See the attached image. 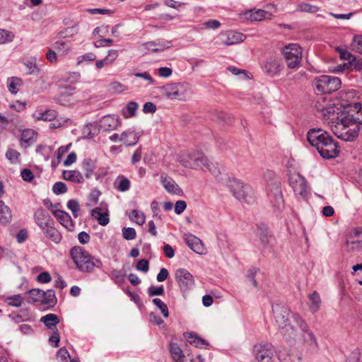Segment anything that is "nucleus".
Masks as SVG:
<instances>
[{"instance_id": "nucleus-1", "label": "nucleus", "mask_w": 362, "mask_h": 362, "mask_svg": "<svg viewBox=\"0 0 362 362\" xmlns=\"http://www.w3.org/2000/svg\"><path fill=\"white\" fill-rule=\"evenodd\" d=\"M307 140L315 147L320 155L325 159L338 156L339 147L330 134L321 128H313L307 132Z\"/></svg>"}, {"instance_id": "nucleus-2", "label": "nucleus", "mask_w": 362, "mask_h": 362, "mask_svg": "<svg viewBox=\"0 0 362 362\" xmlns=\"http://www.w3.org/2000/svg\"><path fill=\"white\" fill-rule=\"evenodd\" d=\"M354 108L358 114L362 112V103H355ZM361 129H362V118L353 115H345L337 124H332V132L338 138L346 141L355 140Z\"/></svg>"}, {"instance_id": "nucleus-3", "label": "nucleus", "mask_w": 362, "mask_h": 362, "mask_svg": "<svg viewBox=\"0 0 362 362\" xmlns=\"http://www.w3.org/2000/svg\"><path fill=\"white\" fill-rule=\"evenodd\" d=\"M70 256L76 268L83 273L90 274L93 272L95 268L100 269L103 267L99 258L91 255L81 246L73 247L70 250Z\"/></svg>"}, {"instance_id": "nucleus-4", "label": "nucleus", "mask_w": 362, "mask_h": 362, "mask_svg": "<svg viewBox=\"0 0 362 362\" xmlns=\"http://www.w3.org/2000/svg\"><path fill=\"white\" fill-rule=\"evenodd\" d=\"M180 163L186 168H200L202 170H209L215 177L220 174L219 169L212 163H209L208 158L202 152L196 151L192 153H183L180 157Z\"/></svg>"}, {"instance_id": "nucleus-5", "label": "nucleus", "mask_w": 362, "mask_h": 362, "mask_svg": "<svg viewBox=\"0 0 362 362\" xmlns=\"http://www.w3.org/2000/svg\"><path fill=\"white\" fill-rule=\"evenodd\" d=\"M312 86L319 93L329 94L340 88L341 81L335 76L322 75L313 80Z\"/></svg>"}, {"instance_id": "nucleus-6", "label": "nucleus", "mask_w": 362, "mask_h": 362, "mask_svg": "<svg viewBox=\"0 0 362 362\" xmlns=\"http://www.w3.org/2000/svg\"><path fill=\"white\" fill-rule=\"evenodd\" d=\"M284 55L289 69H297L302 59L301 47L296 44H290L284 49Z\"/></svg>"}, {"instance_id": "nucleus-7", "label": "nucleus", "mask_w": 362, "mask_h": 362, "mask_svg": "<svg viewBox=\"0 0 362 362\" xmlns=\"http://www.w3.org/2000/svg\"><path fill=\"white\" fill-rule=\"evenodd\" d=\"M289 183L296 196L305 199L309 194V188L304 177L300 174L292 175Z\"/></svg>"}, {"instance_id": "nucleus-8", "label": "nucleus", "mask_w": 362, "mask_h": 362, "mask_svg": "<svg viewBox=\"0 0 362 362\" xmlns=\"http://www.w3.org/2000/svg\"><path fill=\"white\" fill-rule=\"evenodd\" d=\"M321 115L323 120L327 122L331 128L332 124H337L338 121H340V119L345 116L343 112L340 110V108L334 104H330L322 108Z\"/></svg>"}, {"instance_id": "nucleus-9", "label": "nucleus", "mask_w": 362, "mask_h": 362, "mask_svg": "<svg viewBox=\"0 0 362 362\" xmlns=\"http://www.w3.org/2000/svg\"><path fill=\"white\" fill-rule=\"evenodd\" d=\"M253 353L259 362H272L274 356L272 345L269 343H261L254 346Z\"/></svg>"}, {"instance_id": "nucleus-10", "label": "nucleus", "mask_w": 362, "mask_h": 362, "mask_svg": "<svg viewBox=\"0 0 362 362\" xmlns=\"http://www.w3.org/2000/svg\"><path fill=\"white\" fill-rule=\"evenodd\" d=\"M175 279L182 292L188 291L194 285L193 276L185 269H177Z\"/></svg>"}, {"instance_id": "nucleus-11", "label": "nucleus", "mask_w": 362, "mask_h": 362, "mask_svg": "<svg viewBox=\"0 0 362 362\" xmlns=\"http://www.w3.org/2000/svg\"><path fill=\"white\" fill-rule=\"evenodd\" d=\"M283 68L281 60L277 57L267 58L262 66L263 71L271 77L279 76Z\"/></svg>"}, {"instance_id": "nucleus-12", "label": "nucleus", "mask_w": 362, "mask_h": 362, "mask_svg": "<svg viewBox=\"0 0 362 362\" xmlns=\"http://www.w3.org/2000/svg\"><path fill=\"white\" fill-rule=\"evenodd\" d=\"M268 197L273 207L276 209H281L284 206V201L279 182L275 181L271 183Z\"/></svg>"}, {"instance_id": "nucleus-13", "label": "nucleus", "mask_w": 362, "mask_h": 362, "mask_svg": "<svg viewBox=\"0 0 362 362\" xmlns=\"http://www.w3.org/2000/svg\"><path fill=\"white\" fill-rule=\"evenodd\" d=\"M218 37L221 44L232 45L243 42L245 36L241 33L229 30L221 32Z\"/></svg>"}, {"instance_id": "nucleus-14", "label": "nucleus", "mask_w": 362, "mask_h": 362, "mask_svg": "<svg viewBox=\"0 0 362 362\" xmlns=\"http://www.w3.org/2000/svg\"><path fill=\"white\" fill-rule=\"evenodd\" d=\"M229 187L235 197L239 200H245L251 191L249 185H244L241 180L235 179L230 181Z\"/></svg>"}, {"instance_id": "nucleus-15", "label": "nucleus", "mask_w": 362, "mask_h": 362, "mask_svg": "<svg viewBox=\"0 0 362 362\" xmlns=\"http://www.w3.org/2000/svg\"><path fill=\"white\" fill-rule=\"evenodd\" d=\"M272 311L279 326L287 322L289 315V309L287 305L282 303L273 304Z\"/></svg>"}, {"instance_id": "nucleus-16", "label": "nucleus", "mask_w": 362, "mask_h": 362, "mask_svg": "<svg viewBox=\"0 0 362 362\" xmlns=\"http://www.w3.org/2000/svg\"><path fill=\"white\" fill-rule=\"evenodd\" d=\"M121 124L117 115H107L103 117L99 121L100 129L108 132L116 129Z\"/></svg>"}, {"instance_id": "nucleus-17", "label": "nucleus", "mask_w": 362, "mask_h": 362, "mask_svg": "<svg viewBox=\"0 0 362 362\" xmlns=\"http://www.w3.org/2000/svg\"><path fill=\"white\" fill-rule=\"evenodd\" d=\"M182 88V87L180 83L167 84L163 87V93L168 98L181 100L184 96Z\"/></svg>"}, {"instance_id": "nucleus-18", "label": "nucleus", "mask_w": 362, "mask_h": 362, "mask_svg": "<svg viewBox=\"0 0 362 362\" xmlns=\"http://www.w3.org/2000/svg\"><path fill=\"white\" fill-rule=\"evenodd\" d=\"M35 222L41 230L45 229L47 226L54 224V220L49 213L42 208L36 210L34 214Z\"/></svg>"}, {"instance_id": "nucleus-19", "label": "nucleus", "mask_w": 362, "mask_h": 362, "mask_svg": "<svg viewBox=\"0 0 362 362\" xmlns=\"http://www.w3.org/2000/svg\"><path fill=\"white\" fill-rule=\"evenodd\" d=\"M160 182L168 192L176 195H181L182 194V190L178 185L166 174L160 175Z\"/></svg>"}, {"instance_id": "nucleus-20", "label": "nucleus", "mask_w": 362, "mask_h": 362, "mask_svg": "<svg viewBox=\"0 0 362 362\" xmlns=\"http://www.w3.org/2000/svg\"><path fill=\"white\" fill-rule=\"evenodd\" d=\"M185 241L187 246L197 254H204L206 249L204 247L201 240L192 234H187L185 236Z\"/></svg>"}, {"instance_id": "nucleus-21", "label": "nucleus", "mask_w": 362, "mask_h": 362, "mask_svg": "<svg viewBox=\"0 0 362 362\" xmlns=\"http://www.w3.org/2000/svg\"><path fill=\"white\" fill-rule=\"evenodd\" d=\"M346 248L349 251L362 249V230H355L353 234L348 238L346 242Z\"/></svg>"}, {"instance_id": "nucleus-22", "label": "nucleus", "mask_w": 362, "mask_h": 362, "mask_svg": "<svg viewBox=\"0 0 362 362\" xmlns=\"http://www.w3.org/2000/svg\"><path fill=\"white\" fill-rule=\"evenodd\" d=\"M53 215L58 220L61 225L66 228L69 231H74L75 225L70 215L62 210L53 211Z\"/></svg>"}, {"instance_id": "nucleus-23", "label": "nucleus", "mask_w": 362, "mask_h": 362, "mask_svg": "<svg viewBox=\"0 0 362 362\" xmlns=\"http://www.w3.org/2000/svg\"><path fill=\"white\" fill-rule=\"evenodd\" d=\"M143 46L148 51L158 52L169 48L170 47V42L163 39H158L155 41L146 42L143 44Z\"/></svg>"}, {"instance_id": "nucleus-24", "label": "nucleus", "mask_w": 362, "mask_h": 362, "mask_svg": "<svg viewBox=\"0 0 362 362\" xmlns=\"http://www.w3.org/2000/svg\"><path fill=\"white\" fill-rule=\"evenodd\" d=\"M37 134L31 129H24L21 135V145L27 148L37 141Z\"/></svg>"}, {"instance_id": "nucleus-25", "label": "nucleus", "mask_w": 362, "mask_h": 362, "mask_svg": "<svg viewBox=\"0 0 362 362\" xmlns=\"http://www.w3.org/2000/svg\"><path fill=\"white\" fill-rule=\"evenodd\" d=\"M256 235L264 247L269 245L273 239V237L268 231L267 226L264 223L257 225Z\"/></svg>"}, {"instance_id": "nucleus-26", "label": "nucleus", "mask_w": 362, "mask_h": 362, "mask_svg": "<svg viewBox=\"0 0 362 362\" xmlns=\"http://www.w3.org/2000/svg\"><path fill=\"white\" fill-rule=\"evenodd\" d=\"M57 302V300L54 290L49 289L46 291H42L40 303L44 306V309L53 308Z\"/></svg>"}, {"instance_id": "nucleus-27", "label": "nucleus", "mask_w": 362, "mask_h": 362, "mask_svg": "<svg viewBox=\"0 0 362 362\" xmlns=\"http://www.w3.org/2000/svg\"><path fill=\"white\" fill-rule=\"evenodd\" d=\"M97 168V160L90 158H85L81 162V168L85 173V177L89 179Z\"/></svg>"}, {"instance_id": "nucleus-28", "label": "nucleus", "mask_w": 362, "mask_h": 362, "mask_svg": "<svg viewBox=\"0 0 362 362\" xmlns=\"http://www.w3.org/2000/svg\"><path fill=\"white\" fill-rule=\"evenodd\" d=\"M62 176L65 180L74 183L81 184L84 182L83 175L80 171L76 170H64Z\"/></svg>"}, {"instance_id": "nucleus-29", "label": "nucleus", "mask_w": 362, "mask_h": 362, "mask_svg": "<svg viewBox=\"0 0 362 362\" xmlns=\"http://www.w3.org/2000/svg\"><path fill=\"white\" fill-rule=\"evenodd\" d=\"M42 230L45 236L54 243L58 244L62 241V235L61 233L54 227V224L47 226Z\"/></svg>"}, {"instance_id": "nucleus-30", "label": "nucleus", "mask_w": 362, "mask_h": 362, "mask_svg": "<svg viewBox=\"0 0 362 362\" xmlns=\"http://www.w3.org/2000/svg\"><path fill=\"white\" fill-rule=\"evenodd\" d=\"M138 141L139 136L131 129L123 132L120 136V141H122L127 146L135 145Z\"/></svg>"}, {"instance_id": "nucleus-31", "label": "nucleus", "mask_w": 362, "mask_h": 362, "mask_svg": "<svg viewBox=\"0 0 362 362\" xmlns=\"http://www.w3.org/2000/svg\"><path fill=\"white\" fill-rule=\"evenodd\" d=\"M12 220L11 210L3 201H0V223L6 225Z\"/></svg>"}, {"instance_id": "nucleus-32", "label": "nucleus", "mask_w": 362, "mask_h": 362, "mask_svg": "<svg viewBox=\"0 0 362 362\" xmlns=\"http://www.w3.org/2000/svg\"><path fill=\"white\" fill-rule=\"evenodd\" d=\"M305 329L301 331L304 343L309 346L311 349H316L317 348V342L314 334L308 327Z\"/></svg>"}, {"instance_id": "nucleus-33", "label": "nucleus", "mask_w": 362, "mask_h": 362, "mask_svg": "<svg viewBox=\"0 0 362 362\" xmlns=\"http://www.w3.org/2000/svg\"><path fill=\"white\" fill-rule=\"evenodd\" d=\"M184 336L188 343L194 345L197 348L202 349L209 344L204 339L193 332H186L184 334Z\"/></svg>"}, {"instance_id": "nucleus-34", "label": "nucleus", "mask_w": 362, "mask_h": 362, "mask_svg": "<svg viewBox=\"0 0 362 362\" xmlns=\"http://www.w3.org/2000/svg\"><path fill=\"white\" fill-rule=\"evenodd\" d=\"M268 13L264 10L258 9V10H249L246 11L243 16L245 18L253 21H259L266 18V16Z\"/></svg>"}, {"instance_id": "nucleus-35", "label": "nucleus", "mask_w": 362, "mask_h": 362, "mask_svg": "<svg viewBox=\"0 0 362 362\" xmlns=\"http://www.w3.org/2000/svg\"><path fill=\"white\" fill-rule=\"evenodd\" d=\"M57 116V112L54 110H47L44 112H37L33 115L36 120L52 121Z\"/></svg>"}, {"instance_id": "nucleus-36", "label": "nucleus", "mask_w": 362, "mask_h": 362, "mask_svg": "<svg viewBox=\"0 0 362 362\" xmlns=\"http://www.w3.org/2000/svg\"><path fill=\"white\" fill-rule=\"evenodd\" d=\"M91 215L98 220V223L101 226H106L109 223L108 214L107 212H102V209L100 207L93 209Z\"/></svg>"}, {"instance_id": "nucleus-37", "label": "nucleus", "mask_w": 362, "mask_h": 362, "mask_svg": "<svg viewBox=\"0 0 362 362\" xmlns=\"http://www.w3.org/2000/svg\"><path fill=\"white\" fill-rule=\"evenodd\" d=\"M169 350L175 362H183L184 354L180 347L176 343H170Z\"/></svg>"}, {"instance_id": "nucleus-38", "label": "nucleus", "mask_w": 362, "mask_h": 362, "mask_svg": "<svg viewBox=\"0 0 362 362\" xmlns=\"http://www.w3.org/2000/svg\"><path fill=\"white\" fill-rule=\"evenodd\" d=\"M281 333L283 337L286 340L289 341L291 339H294L296 337V330L290 324L284 323L279 326Z\"/></svg>"}, {"instance_id": "nucleus-39", "label": "nucleus", "mask_w": 362, "mask_h": 362, "mask_svg": "<svg viewBox=\"0 0 362 362\" xmlns=\"http://www.w3.org/2000/svg\"><path fill=\"white\" fill-rule=\"evenodd\" d=\"M40 321L45 324V325L50 329H53V327L59 322V319L55 314H47L43 316Z\"/></svg>"}, {"instance_id": "nucleus-40", "label": "nucleus", "mask_w": 362, "mask_h": 362, "mask_svg": "<svg viewBox=\"0 0 362 362\" xmlns=\"http://www.w3.org/2000/svg\"><path fill=\"white\" fill-rule=\"evenodd\" d=\"M27 302L28 303H34L36 302H40L42 295V290L39 288H33L26 292Z\"/></svg>"}, {"instance_id": "nucleus-41", "label": "nucleus", "mask_w": 362, "mask_h": 362, "mask_svg": "<svg viewBox=\"0 0 362 362\" xmlns=\"http://www.w3.org/2000/svg\"><path fill=\"white\" fill-rule=\"evenodd\" d=\"M116 184V189L119 192H127L131 186L129 180L124 175H119L117 177Z\"/></svg>"}, {"instance_id": "nucleus-42", "label": "nucleus", "mask_w": 362, "mask_h": 362, "mask_svg": "<svg viewBox=\"0 0 362 362\" xmlns=\"http://www.w3.org/2000/svg\"><path fill=\"white\" fill-rule=\"evenodd\" d=\"M35 57H30L23 62V64L28 69V74H37L40 72V69L37 65Z\"/></svg>"}, {"instance_id": "nucleus-43", "label": "nucleus", "mask_w": 362, "mask_h": 362, "mask_svg": "<svg viewBox=\"0 0 362 362\" xmlns=\"http://www.w3.org/2000/svg\"><path fill=\"white\" fill-rule=\"evenodd\" d=\"M309 300L310 301V310L313 313H315L321 304L320 295L317 291H314L309 295Z\"/></svg>"}, {"instance_id": "nucleus-44", "label": "nucleus", "mask_w": 362, "mask_h": 362, "mask_svg": "<svg viewBox=\"0 0 362 362\" xmlns=\"http://www.w3.org/2000/svg\"><path fill=\"white\" fill-rule=\"evenodd\" d=\"M71 93H68L65 91H62L60 94L54 98V101L61 105L67 106L72 103L70 98Z\"/></svg>"}, {"instance_id": "nucleus-45", "label": "nucleus", "mask_w": 362, "mask_h": 362, "mask_svg": "<svg viewBox=\"0 0 362 362\" xmlns=\"http://www.w3.org/2000/svg\"><path fill=\"white\" fill-rule=\"evenodd\" d=\"M138 104L134 101H131L127 103L125 109L123 110V115L126 118L132 117L135 115Z\"/></svg>"}, {"instance_id": "nucleus-46", "label": "nucleus", "mask_w": 362, "mask_h": 362, "mask_svg": "<svg viewBox=\"0 0 362 362\" xmlns=\"http://www.w3.org/2000/svg\"><path fill=\"white\" fill-rule=\"evenodd\" d=\"M297 11L300 12L314 13L319 11V8L315 5H313L308 3H300L297 6Z\"/></svg>"}, {"instance_id": "nucleus-47", "label": "nucleus", "mask_w": 362, "mask_h": 362, "mask_svg": "<svg viewBox=\"0 0 362 362\" xmlns=\"http://www.w3.org/2000/svg\"><path fill=\"white\" fill-rule=\"evenodd\" d=\"M129 218L139 226L143 225L145 222V216L144 213H141L136 209L132 211L129 215Z\"/></svg>"}, {"instance_id": "nucleus-48", "label": "nucleus", "mask_w": 362, "mask_h": 362, "mask_svg": "<svg viewBox=\"0 0 362 362\" xmlns=\"http://www.w3.org/2000/svg\"><path fill=\"white\" fill-rule=\"evenodd\" d=\"M21 154L18 151L13 148H8L6 153V158L11 163H18L20 162Z\"/></svg>"}, {"instance_id": "nucleus-49", "label": "nucleus", "mask_w": 362, "mask_h": 362, "mask_svg": "<svg viewBox=\"0 0 362 362\" xmlns=\"http://www.w3.org/2000/svg\"><path fill=\"white\" fill-rule=\"evenodd\" d=\"M14 39V34L8 30L0 29V45L11 42Z\"/></svg>"}, {"instance_id": "nucleus-50", "label": "nucleus", "mask_w": 362, "mask_h": 362, "mask_svg": "<svg viewBox=\"0 0 362 362\" xmlns=\"http://www.w3.org/2000/svg\"><path fill=\"white\" fill-rule=\"evenodd\" d=\"M23 298L19 295H13L6 298V303L8 305L18 308L21 305Z\"/></svg>"}, {"instance_id": "nucleus-51", "label": "nucleus", "mask_w": 362, "mask_h": 362, "mask_svg": "<svg viewBox=\"0 0 362 362\" xmlns=\"http://www.w3.org/2000/svg\"><path fill=\"white\" fill-rule=\"evenodd\" d=\"M153 303L160 310V313L165 317L169 316V312L167 305L159 298H153Z\"/></svg>"}, {"instance_id": "nucleus-52", "label": "nucleus", "mask_w": 362, "mask_h": 362, "mask_svg": "<svg viewBox=\"0 0 362 362\" xmlns=\"http://www.w3.org/2000/svg\"><path fill=\"white\" fill-rule=\"evenodd\" d=\"M67 208L71 211L73 216L75 218H77L79 216V210H80V206L79 203L76 199H70L67 202Z\"/></svg>"}, {"instance_id": "nucleus-53", "label": "nucleus", "mask_w": 362, "mask_h": 362, "mask_svg": "<svg viewBox=\"0 0 362 362\" xmlns=\"http://www.w3.org/2000/svg\"><path fill=\"white\" fill-rule=\"evenodd\" d=\"M53 48L59 53L66 54L69 50L70 47L64 41H57L53 44Z\"/></svg>"}, {"instance_id": "nucleus-54", "label": "nucleus", "mask_w": 362, "mask_h": 362, "mask_svg": "<svg viewBox=\"0 0 362 362\" xmlns=\"http://www.w3.org/2000/svg\"><path fill=\"white\" fill-rule=\"evenodd\" d=\"M123 238L127 240L135 239L136 236V230L134 228L124 227L122 230Z\"/></svg>"}, {"instance_id": "nucleus-55", "label": "nucleus", "mask_w": 362, "mask_h": 362, "mask_svg": "<svg viewBox=\"0 0 362 362\" xmlns=\"http://www.w3.org/2000/svg\"><path fill=\"white\" fill-rule=\"evenodd\" d=\"M52 192L57 195L64 194L67 192V187L62 182H57L52 187Z\"/></svg>"}, {"instance_id": "nucleus-56", "label": "nucleus", "mask_w": 362, "mask_h": 362, "mask_svg": "<svg viewBox=\"0 0 362 362\" xmlns=\"http://www.w3.org/2000/svg\"><path fill=\"white\" fill-rule=\"evenodd\" d=\"M51 151L52 148L50 146H47L46 145L43 144H40L36 148V152L44 156L46 160H49V153L51 152Z\"/></svg>"}, {"instance_id": "nucleus-57", "label": "nucleus", "mask_w": 362, "mask_h": 362, "mask_svg": "<svg viewBox=\"0 0 362 362\" xmlns=\"http://www.w3.org/2000/svg\"><path fill=\"white\" fill-rule=\"evenodd\" d=\"M352 49L362 54V36H355L351 42Z\"/></svg>"}, {"instance_id": "nucleus-58", "label": "nucleus", "mask_w": 362, "mask_h": 362, "mask_svg": "<svg viewBox=\"0 0 362 362\" xmlns=\"http://www.w3.org/2000/svg\"><path fill=\"white\" fill-rule=\"evenodd\" d=\"M164 287L163 285L159 286H151L148 288V294L150 297L161 296L164 293Z\"/></svg>"}, {"instance_id": "nucleus-59", "label": "nucleus", "mask_w": 362, "mask_h": 362, "mask_svg": "<svg viewBox=\"0 0 362 362\" xmlns=\"http://www.w3.org/2000/svg\"><path fill=\"white\" fill-rule=\"evenodd\" d=\"M78 31V25H75L71 27L66 28L63 31L60 32V35L63 37H71L76 35Z\"/></svg>"}, {"instance_id": "nucleus-60", "label": "nucleus", "mask_w": 362, "mask_h": 362, "mask_svg": "<svg viewBox=\"0 0 362 362\" xmlns=\"http://www.w3.org/2000/svg\"><path fill=\"white\" fill-rule=\"evenodd\" d=\"M20 78H8V88L11 93H17V86L19 84Z\"/></svg>"}, {"instance_id": "nucleus-61", "label": "nucleus", "mask_w": 362, "mask_h": 362, "mask_svg": "<svg viewBox=\"0 0 362 362\" xmlns=\"http://www.w3.org/2000/svg\"><path fill=\"white\" fill-rule=\"evenodd\" d=\"M293 321L296 323V325L299 327L300 330H305V329L308 327L307 323L305 320L300 316L299 314L295 313L292 316Z\"/></svg>"}, {"instance_id": "nucleus-62", "label": "nucleus", "mask_w": 362, "mask_h": 362, "mask_svg": "<svg viewBox=\"0 0 362 362\" xmlns=\"http://www.w3.org/2000/svg\"><path fill=\"white\" fill-rule=\"evenodd\" d=\"M203 25L207 29L216 30L220 28L221 24L218 20L209 19L206 21Z\"/></svg>"}, {"instance_id": "nucleus-63", "label": "nucleus", "mask_w": 362, "mask_h": 362, "mask_svg": "<svg viewBox=\"0 0 362 362\" xmlns=\"http://www.w3.org/2000/svg\"><path fill=\"white\" fill-rule=\"evenodd\" d=\"M136 268L137 270L146 273L149 269V262L147 259H141L138 262Z\"/></svg>"}, {"instance_id": "nucleus-64", "label": "nucleus", "mask_w": 362, "mask_h": 362, "mask_svg": "<svg viewBox=\"0 0 362 362\" xmlns=\"http://www.w3.org/2000/svg\"><path fill=\"white\" fill-rule=\"evenodd\" d=\"M60 341V337L58 333L57 329L55 327V330L53 332V334L49 337V341L52 344V346L58 347L59 343Z\"/></svg>"}]
</instances>
